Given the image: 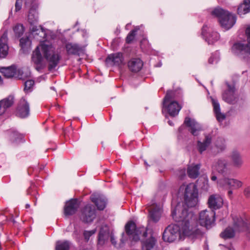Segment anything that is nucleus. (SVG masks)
Here are the masks:
<instances>
[{
    "instance_id": "obj_1",
    "label": "nucleus",
    "mask_w": 250,
    "mask_h": 250,
    "mask_svg": "<svg viewBox=\"0 0 250 250\" xmlns=\"http://www.w3.org/2000/svg\"><path fill=\"white\" fill-rule=\"evenodd\" d=\"M171 216L178 224H171L167 226L163 233L162 238L165 242H173L181 234L192 238H195L198 229L193 226L196 225V216L180 203L171 209Z\"/></svg>"
},
{
    "instance_id": "obj_2",
    "label": "nucleus",
    "mask_w": 250,
    "mask_h": 250,
    "mask_svg": "<svg viewBox=\"0 0 250 250\" xmlns=\"http://www.w3.org/2000/svg\"><path fill=\"white\" fill-rule=\"evenodd\" d=\"M43 57L48 62L49 71L54 69L59 63L61 56L56 53L50 45L42 43L36 47L32 54V61L36 65V69L39 71L43 68Z\"/></svg>"
},
{
    "instance_id": "obj_3",
    "label": "nucleus",
    "mask_w": 250,
    "mask_h": 250,
    "mask_svg": "<svg viewBox=\"0 0 250 250\" xmlns=\"http://www.w3.org/2000/svg\"><path fill=\"white\" fill-rule=\"evenodd\" d=\"M125 229L131 241L138 242L141 236L144 237L141 241L142 250H154L157 239L152 234L147 236V229L145 227H138L133 221L130 220L126 223Z\"/></svg>"
},
{
    "instance_id": "obj_4",
    "label": "nucleus",
    "mask_w": 250,
    "mask_h": 250,
    "mask_svg": "<svg viewBox=\"0 0 250 250\" xmlns=\"http://www.w3.org/2000/svg\"><path fill=\"white\" fill-rule=\"evenodd\" d=\"M211 14L218 18L221 27L225 30L232 28L236 21V17L234 15L219 7L215 8Z\"/></svg>"
},
{
    "instance_id": "obj_5",
    "label": "nucleus",
    "mask_w": 250,
    "mask_h": 250,
    "mask_svg": "<svg viewBox=\"0 0 250 250\" xmlns=\"http://www.w3.org/2000/svg\"><path fill=\"white\" fill-rule=\"evenodd\" d=\"M245 33L248 43L235 42L231 47V51L234 55L244 59L250 55V25L247 27Z\"/></svg>"
},
{
    "instance_id": "obj_6",
    "label": "nucleus",
    "mask_w": 250,
    "mask_h": 250,
    "mask_svg": "<svg viewBox=\"0 0 250 250\" xmlns=\"http://www.w3.org/2000/svg\"><path fill=\"white\" fill-rule=\"evenodd\" d=\"M198 191L196 186L192 183L187 185L184 192V199L187 207H195L198 202Z\"/></svg>"
},
{
    "instance_id": "obj_7",
    "label": "nucleus",
    "mask_w": 250,
    "mask_h": 250,
    "mask_svg": "<svg viewBox=\"0 0 250 250\" xmlns=\"http://www.w3.org/2000/svg\"><path fill=\"white\" fill-rule=\"evenodd\" d=\"M199 223L202 226L209 229L215 225V212L213 210H205L200 212L199 217Z\"/></svg>"
},
{
    "instance_id": "obj_8",
    "label": "nucleus",
    "mask_w": 250,
    "mask_h": 250,
    "mask_svg": "<svg viewBox=\"0 0 250 250\" xmlns=\"http://www.w3.org/2000/svg\"><path fill=\"white\" fill-rule=\"evenodd\" d=\"M96 216L95 207L92 204H87L81 210L80 219L84 223L89 224L93 222Z\"/></svg>"
},
{
    "instance_id": "obj_9",
    "label": "nucleus",
    "mask_w": 250,
    "mask_h": 250,
    "mask_svg": "<svg viewBox=\"0 0 250 250\" xmlns=\"http://www.w3.org/2000/svg\"><path fill=\"white\" fill-rule=\"evenodd\" d=\"M233 228L236 232L246 231L247 236L250 238V222L247 223L242 217L234 216L232 217Z\"/></svg>"
},
{
    "instance_id": "obj_10",
    "label": "nucleus",
    "mask_w": 250,
    "mask_h": 250,
    "mask_svg": "<svg viewBox=\"0 0 250 250\" xmlns=\"http://www.w3.org/2000/svg\"><path fill=\"white\" fill-rule=\"evenodd\" d=\"M16 115L21 119L28 117L30 115V105L27 101L23 97L21 98L17 105Z\"/></svg>"
},
{
    "instance_id": "obj_11",
    "label": "nucleus",
    "mask_w": 250,
    "mask_h": 250,
    "mask_svg": "<svg viewBox=\"0 0 250 250\" xmlns=\"http://www.w3.org/2000/svg\"><path fill=\"white\" fill-rule=\"evenodd\" d=\"M80 207L79 201L77 198H72L65 203L63 208V214L66 218L76 213Z\"/></svg>"
},
{
    "instance_id": "obj_12",
    "label": "nucleus",
    "mask_w": 250,
    "mask_h": 250,
    "mask_svg": "<svg viewBox=\"0 0 250 250\" xmlns=\"http://www.w3.org/2000/svg\"><path fill=\"white\" fill-rule=\"evenodd\" d=\"M213 168L223 176L230 174V169L229 167V162L224 158H219L215 161L212 166Z\"/></svg>"
},
{
    "instance_id": "obj_13",
    "label": "nucleus",
    "mask_w": 250,
    "mask_h": 250,
    "mask_svg": "<svg viewBox=\"0 0 250 250\" xmlns=\"http://www.w3.org/2000/svg\"><path fill=\"white\" fill-rule=\"evenodd\" d=\"M106 63L111 66L121 67L124 64V57L121 52L112 53L105 59Z\"/></svg>"
},
{
    "instance_id": "obj_14",
    "label": "nucleus",
    "mask_w": 250,
    "mask_h": 250,
    "mask_svg": "<svg viewBox=\"0 0 250 250\" xmlns=\"http://www.w3.org/2000/svg\"><path fill=\"white\" fill-rule=\"evenodd\" d=\"M220 186L228 189H237L241 188L243 182L233 178L224 177L220 179L218 182Z\"/></svg>"
},
{
    "instance_id": "obj_15",
    "label": "nucleus",
    "mask_w": 250,
    "mask_h": 250,
    "mask_svg": "<svg viewBox=\"0 0 250 250\" xmlns=\"http://www.w3.org/2000/svg\"><path fill=\"white\" fill-rule=\"evenodd\" d=\"M208 30L209 31V27L206 24H204L202 28L201 35L208 44H212L219 39L220 35L217 32H208Z\"/></svg>"
},
{
    "instance_id": "obj_16",
    "label": "nucleus",
    "mask_w": 250,
    "mask_h": 250,
    "mask_svg": "<svg viewBox=\"0 0 250 250\" xmlns=\"http://www.w3.org/2000/svg\"><path fill=\"white\" fill-rule=\"evenodd\" d=\"M228 89L222 94L223 99L229 104H234L237 102V97L235 94V88L234 85L226 83Z\"/></svg>"
},
{
    "instance_id": "obj_17",
    "label": "nucleus",
    "mask_w": 250,
    "mask_h": 250,
    "mask_svg": "<svg viewBox=\"0 0 250 250\" xmlns=\"http://www.w3.org/2000/svg\"><path fill=\"white\" fill-rule=\"evenodd\" d=\"M165 104L163 103V108L171 117H174L178 114L182 106L176 101H172Z\"/></svg>"
},
{
    "instance_id": "obj_18",
    "label": "nucleus",
    "mask_w": 250,
    "mask_h": 250,
    "mask_svg": "<svg viewBox=\"0 0 250 250\" xmlns=\"http://www.w3.org/2000/svg\"><path fill=\"white\" fill-rule=\"evenodd\" d=\"M208 204L211 210L214 211L220 208L223 206V200L219 195L213 194L209 197Z\"/></svg>"
},
{
    "instance_id": "obj_19",
    "label": "nucleus",
    "mask_w": 250,
    "mask_h": 250,
    "mask_svg": "<svg viewBox=\"0 0 250 250\" xmlns=\"http://www.w3.org/2000/svg\"><path fill=\"white\" fill-rule=\"evenodd\" d=\"M184 124L189 128L188 131L194 136L198 135L199 132L201 130V127L198 123L189 117L185 118Z\"/></svg>"
},
{
    "instance_id": "obj_20",
    "label": "nucleus",
    "mask_w": 250,
    "mask_h": 250,
    "mask_svg": "<svg viewBox=\"0 0 250 250\" xmlns=\"http://www.w3.org/2000/svg\"><path fill=\"white\" fill-rule=\"evenodd\" d=\"M205 138L203 141L200 140L197 142V148L200 154L207 150L211 145L212 141V135L210 133L205 134Z\"/></svg>"
},
{
    "instance_id": "obj_21",
    "label": "nucleus",
    "mask_w": 250,
    "mask_h": 250,
    "mask_svg": "<svg viewBox=\"0 0 250 250\" xmlns=\"http://www.w3.org/2000/svg\"><path fill=\"white\" fill-rule=\"evenodd\" d=\"M8 33L5 31L0 37V58H4L8 53Z\"/></svg>"
},
{
    "instance_id": "obj_22",
    "label": "nucleus",
    "mask_w": 250,
    "mask_h": 250,
    "mask_svg": "<svg viewBox=\"0 0 250 250\" xmlns=\"http://www.w3.org/2000/svg\"><path fill=\"white\" fill-rule=\"evenodd\" d=\"M91 201L97 207L99 210H103L106 206L107 203V198L103 195H92L91 198Z\"/></svg>"
},
{
    "instance_id": "obj_23",
    "label": "nucleus",
    "mask_w": 250,
    "mask_h": 250,
    "mask_svg": "<svg viewBox=\"0 0 250 250\" xmlns=\"http://www.w3.org/2000/svg\"><path fill=\"white\" fill-rule=\"evenodd\" d=\"M143 65V62L140 58H132L127 62L129 70L134 73L139 72L142 69Z\"/></svg>"
},
{
    "instance_id": "obj_24",
    "label": "nucleus",
    "mask_w": 250,
    "mask_h": 250,
    "mask_svg": "<svg viewBox=\"0 0 250 250\" xmlns=\"http://www.w3.org/2000/svg\"><path fill=\"white\" fill-rule=\"evenodd\" d=\"M67 54L79 56L83 51V47L77 43L68 42L65 44Z\"/></svg>"
},
{
    "instance_id": "obj_25",
    "label": "nucleus",
    "mask_w": 250,
    "mask_h": 250,
    "mask_svg": "<svg viewBox=\"0 0 250 250\" xmlns=\"http://www.w3.org/2000/svg\"><path fill=\"white\" fill-rule=\"evenodd\" d=\"M14 103V97L9 95L0 101V116L3 115L7 109L11 107Z\"/></svg>"
},
{
    "instance_id": "obj_26",
    "label": "nucleus",
    "mask_w": 250,
    "mask_h": 250,
    "mask_svg": "<svg viewBox=\"0 0 250 250\" xmlns=\"http://www.w3.org/2000/svg\"><path fill=\"white\" fill-rule=\"evenodd\" d=\"M182 98V94L180 91L178 90H167L163 99V104L175 101V100H180Z\"/></svg>"
},
{
    "instance_id": "obj_27",
    "label": "nucleus",
    "mask_w": 250,
    "mask_h": 250,
    "mask_svg": "<svg viewBox=\"0 0 250 250\" xmlns=\"http://www.w3.org/2000/svg\"><path fill=\"white\" fill-rule=\"evenodd\" d=\"M230 159L234 167L240 168L242 167L244 162L240 153L237 150H233L232 152Z\"/></svg>"
},
{
    "instance_id": "obj_28",
    "label": "nucleus",
    "mask_w": 250,
    "mask_h": 250,
    "mask_svg": "<svg viewBox=\"0 0 250 250\" xmlns=\"http://www.w3.org/2000/svg\"><path fill=\"white\" fill-rule=\"evenodd\" d=\"M0 72L6 78H11L15 76L17 72V68L15 65L7 67H1Z\"/></svg>"
},
{
    "instance_id": "obj_29",
    "label": "nucleus",
    "mask_w": 250,
    "mask_h": 250,
    "mask_svg": "<svg viewBox=\"0 0 250 250\" xmlns=\"http://www.w3.org/2000/svg\"><path fill=\"white\" fill-rule=\"evenodd\" d=\"M109 231L108 229H104L101 228L98 236V245L103 246L108 240Z\"/></svg>"
},
{
    "instance_id": "obj_30",
    "label": "nucleus",
    "mask_w": 250,
    "mask_h": 250,
    "mask_svg": "<svg viewBox=\"0 0 250 250\" xmlns=\"http://www.w3.org/2000/svg\"><path fill=\"white\" fill-rule=\"evenodd\" d=\"M250 12V0H244L237 8V13L239 15L246 14Z\"/></svg>"
},
{
    "instance_id": "obj_31",
    "label": "nucleus",
    "mask_w": 250,
    "mask_h": 250,
    "mask_svg": "<svg viewBox=\"0 0 250 250\" xmlns=\"http://www.w3.org/2000/svg\"><path fill=\"white\" fill-rule=\"evenodd\" d=\"M200 168V164L188 166L187 169L188 176L192 179H196L199 175Z\"/></svg>"
},
{
    "instance_id": "obj_32",
    "label": "nucleus",
    "mask_w": 250,
    "mask_h": 250,
    "mask_svg": "<svg viewBox=\"0 0 250 250\" xmlns=\"http://www.w3.org/2000/svg\"><path fill=\"white\" fill-rule=\"evenodd\" d=\"M28 21L30 24H36L38 23V13L36 7L32 6L29 9Z\"/></svg>"
},
{
    "instance_id": "obj_33",
    "label": "nucleus",
    "mask_w": 250,
    "mask_h": 250,
    "mask_svg": "<svg viewBox=\"0 0 250 250\" xmlns=\"http://www.w3.org/2000/svg\"><path fill=\"white\" fill-rule=\"evenodd\" d=\"M235 232L232 227L229 226L221 232L220 237L224 240L231 239L234 237Z\"/></svg>"
},
{
    "instance_id": "obj_34",
    "label": "nucleus",
    "mask_w": 250,
    "mask_h": 250,
    "mask_svg": "<svg viewBox=\"0 0 250 250\" xmlns=\"http://www.w3.org/2000/svg\"><path fill=\"white\" fill-rule=\"evenodd\" d=\"M31 41L29 37L26 36L21 38L20 40V46L24 52L28 51L30 49Z\"/></svg>"
},
{
    "instance_id": "obj_35",
    "label": "nucleus",
    "mask_w": 250,
    "mask_h": 250,
    "mask_svg": "<svg viewBox=\"0 0 250 250\" xmlns=\"http://www.w3.org/2000/svg\"><path fill=\"white\" fill-rule=\"evenodd\" d=\"M71 242L68 240L58 241L56 243L55 250H70Z\"/></svg>"
},
{
    "instance_id": "obj_36",
    "label": "nucleus",
    "mask_w": 250,
    "mask_h": 250,
    "mask_svg": "<svg viewBox=\"0 0 250 250\" xmlns=\"http://www.w3.org/2000/svg\"><path fill=\"white\" fill-rule=\"evenodd\" d=\"M23 139V135L19 133L16 131L12 132L10 134V140L13 143H19L22 142Z\"/></svg>"
},
{
    "instance_id": "obj_37",
    "label": "nucleus",
    "mask_w": 250,
    "mask_h": 250,
    "mask_svg": "<svg viewBox=\"0 0 250 250\" xmlns=\"http://www.w3.org/2000/svg\"><path fill=\"white\" fill-rule=\"evenodd\" d=\"M149 217L151 221L153 222H158L161 217L160 211L158 209H156L155 208L151 210L149 213Z\"/></svg>"
},
{
    "instance_id": "obj_38",
    "label": "nucleus",
    "mask_w": 250,
    "mask_h": 250,
    "mask_svg": "<svg viewBox=\"0 0 250 250\" xmlns=\"http://www.w3.org/2000/svg\"><path fill=\"white\" fill-rule=\"evenodd\" d=\"M40 27L41 31H40L39 28L36 24H30V30L32 34L35 35H39L40 32H42V36L41 35V37L44 38L46 36L45 31L41 25L40 26Z\"/></svg>"
},
{
    "instance_id": "obj_39",
    "label": "nucleus",
    "mask_w": 250,
    "mask_h": 250,
    "mask_svg": "<svg viewBox=\"0 0 250 250\" xmlns=\"http://www.w3.org/2000/svg\"><path fill=\"white\" fill-rule=\"evenodd\" d=\"M13 30L15 36L17 38L21 37L24 32V27L22 24H17L13 27Z\"/></svg>"
},
{
    "instance_id": "obj_40",
    "label": "nucleus",
    "mask_w": 250,
    "mask_h": 250,
    "mask_svg": "<svg viewBox=\"0 0 250 250\" xmlns=\"http://www.w3.org/2000/svg\"><path fill=\"white\" fill-rule=\"evenodd\" d=\"M139 29V27H136L130 31L125 39V42L126 43L130 44L132 42V41L134 40L137 32Z\"/></svg>"
},
{
    "instance_id": "obj_41",
    "label": "nucleus",
    "mask_w": 250,
    "mask_h": 250,
    "mask_svg": "<svg viewBox=\"0 0 250 250\" xmlns=\"http://www.w3.org/2000/svg\"><path fill=\"white\" fill-rule=\"evenodd\" d=\"M215 146L221 152L224 151L226 149L225 140L222 138H218Z\"/></svg>"
},
{
    "instance_id": "obj_42",
    "label": "nucleus",
    "mask_w": 250,
    "mask_h": 250,
    "mask_svg": "<svg viewBox=\"0 0 250 250\" xmlns=\"http://www.w3.org/2000/svg\"><path fill=\"white\" fill-rule=\"evenodd\" d=\"M34 81L32 80H27L24 83V91L25 93H29L32 91L33 86L34 85Z\"/></svg>"
},
{
    "instance_id": "obj_43",
    "label": "nucleus",
    "mask_w": 250,
    "mask_h": 250,
    "mask_svg": "<svg viewBox=\"0 0 250 250\" xmlns=\"http://www.w3.org/2000/svg\"><path fill=\"white\" fill-rule=\"evenodd\" d=\"M140 47L144 51H147L150 49L151 44L147 39L143 38L140 42Z\"/></svg>"
},
{
    "instance_id": "obj_44",
    "label": "nucleus",
    "mask_w": 250,
    "mask_h": 250,
    "mask_svg": "<svg viewBox=\"0 0 250 250\" xmlns=\"http://www.w3.org/2000/svg\"><path fill=\"white\" fill-rule=\"evenodd\" d=\"M96 232V229H94L91 230H84L83 232V235L84 240L86 242H88L90 239V237L95 234Z\"/></svg>"
},
{
    "instance_id": "obj_45",
    "label": "nucleus",
    "mask_w": 250,
    "mask_h": 250,
    "mask_svg": "<svg viewBox=\"0 0 250 250\" xmlns=\"http://www.w3.org/2000/svg\"><path fill=\"white\" fill-rule=\"evenodd\" d=\"M212 104L213 107V111L214 113H218L221 111L220 104L216 99H211Z\"/></svg>"
},
{
    "instance_id": "obj_46",
    "label": "nucleus",
    "mask_w": 250,
    "mask_h": 250,
    "mask_svg": "<svg viewBox=\"0 0 250 250\" xmlns=\"http://www.w3.org/2000/svg\"><path fill=\"white\" fill-rule=\"evenodd\" d=\"M243 194L246 199H250V185H248L244 188Z\"/></svg>"
},
{
    "instance_id": "obj_47",
    "label": "nucleus",
    "mask_w": 250,
    "mask_h": 250,
    "mask_svg": "<svg viewBox=\"0 0 250 250\" xmlns=\"http://www.w3.org/2000/svg\"><path fill=\"white\" fill-rule=\"evenodd\" d=\"M186 130V127L184 125H182L178 128L179 134L178 135V139L183 138L185 131Z\"/></svg>"
},
{
    "instance_id": "obj_48",
    "label": "nucleus",
    "mask_w": 250,
    "mask_h": 250,
    "mask_svg": "<svg viewBox=\"0 0 250 250\" xmlns=\"http://www.w3.org/2000/svg\"><path fill=\"white\" fill-rule=\"evenodd\" d=\"M216 119L219 122L223 121L225 119V116L222 114L221 111L215 113Z\"/></svg>"
},
{
    "instance_id": "obj_49",
    "label": "nucleus",
    "mask_w": 250,
    "mask_h": 250,
    "mask_svg": "<svg viewBox=\"0 0 250 250\" xmlns=\"http://www.w3.org/2000/svg\"><path fill=\"white\" fill-rule=\"evenodd\" d=\"M22 0H16L15 3V11L18 12L19 11L22 6Z\"/></svg>"
},
{
    "instance_id": "obj_50",
    "label": "nucleus",
    "mask_w": 250,
    "mask_h": 250,
    "mask_svg": "<svg viewBox=\"0 0 250 250\" xmlns=\"http://www.w3.org/2000/svg\"><path fill=\"white\" fill-rule=\"evenodd\" d=\"M110 241L112 244L115 247H116L117 243L115 240V238L113 234H111L110 235Z\"/></svg>"
},
{
    "instance_id": "obj_51",
    "label": "nucleus",
    "mask_w": 250,
    "mask_h": 250,
    "mask_svg": "<svg viewBox=\"0 0 250 250\" xmlns=\"http://www.w3.org/2000/svg\"><path fill=\"white\" fill-rule=\"evenodd\" d=\"M214 57L212 55L208 59V62L209 63V64H213V62H214Z\"/></svg>"
},
{
    "instance_id": "obj_52",
    "label": "nucleus",
    "mask_w": 250,
    "mask_h": 250,
    "mask_svg": "<svg viewBox=\"0 0 250 250\" xmlns=\"http://www.w3.org/2000/svg\"><path fill=\"white\" fill-rule=\"evenodd\" d=\"M18 77L19 79H21L22 78V70H21V69H18Z\"/></svg>"
},
{
    "instance_id": "obj_53",
    "label": "nucleus",
    "mask_w": 250,
    "mask_h": 250,
    "mask_svg": "<svg viewBox=\"0 0 250 250\" xmlns=\"http://www.w3.org/2000/svg\"><path fill=\"white\" fill-rule=\"evenodd\" d=\"M229 189V190L228 192V194L229 197H231L232 195V193H233L232 189Z\"/></svg>"
},
{
    "instance_id": "obj_54",
    "label": "nucleus",
    "mask_w": 250,
    "mask_h": 250,
    "mask_svg": "<svg viewBox=\"0 0 250 250\" xmlns=\"http://www.w3.org/2000/svg\"><path fill=\"white\" fill-rule=\"evenodd\" d=\"M210 179L212 181H215L217 180V178L215 175H213L211 177Z\"/></svg>"
},
{
    "instance_id": "obj_55",
    "label": "nucleus",
    "mask_w": 250,
    "mask_h": 250,
    "mask_svg": "<svg viewBox=\"0 0 250 250\" xmlns=\"http://www.w3.org/2000/svg\"><path fill=\"white\" fill-rule=\"evenodd\" d=\"M168 124L169 125H170V126H173L174 125V124L173 123L170 121V120H169L168 122H167Z\"/></svg>"
},
{
    "instance_id": "obj_56",
    "label": "nucleus",
    "mask_w": 250,
    "mask_h": 250,
    "mask_svg": "<svg viewBox=\"0 0 250 250\" xmlns=\"http://www.w3.org/2000/svg\"><path fill=\"white\" fill-rule=\"evenodd\" d=\"M121 242L122 244H120V246H119V247H120V248H121V247H122L123 244L124 243V241H123V238H122V239H121Z\"/></svg>"
},
{
    "instance_id": "obj_57",
    "label": "nucleus",
    "mask_w": 250,
    "mask_h": 250,
    "mask_svg": "<svg viewBox=\"0 0 250 250\" xmlns=\"http://www.w3.org/2000/svg\"><path fill=\"white\" fill-rule=\"evenodd\" d=\"M29 207H30V205H29V204H27L25 205V208H28Z\"/></svg>"
},
{
    "instance_id": "obj_58",
    "label": "nucleus",
    "mask_w": 250,
    "mask_h": 250,
    "mask_svg": "<svg viewBox=\"0 0 250 250\" xmlns=\"http://www.w3.org/2000/svg\"><path fill=\"white\" fill-rule=\"evenodd\" d=\"M2 79L1 78V77L0 76V82H2Z\"/></svg>"
},
{
    "instance_id": "obj_59",
    "label": "nucleus",
    "mask_w": 250,
    "mask_h": 250,
    "mask_svg": "<svg viewBox=\"0 0 250 250\" xmlns=\"http://www.w3.org/2000/svg\"><path fill=\"white\" fill-rule=\"evenodd\" d=\"M145 164L146 165V166H148V164H147V163L146 162H145Z\"/></svg>"
},
{
    "instance_id": "obj_60",
    "label": "nucleus",
    "mask_w": 250,
    "mask_h": 250,
    "mask_svg": "<svg viewBox=\"0 0 250 250\" xmlns=\"http://www.w3.org/2000/svg\"><path fill=\"white\" fill-rule=\"evenodd\" d=\"M29 189H30V188H29L27 189V190L28 194L29 193Z\"/></svg>"
},
{
    "instance_id": "obj_61",
    "label": "nucleus",
    "mask_w": 250,
    "mask_h": 250,
    "mask_svg": "<svg viewBox=\"0 0 250 250\" xmlns=\"http://www.w3.org/2000/svg\"><path fill=\"white\" fill-rule=\"evenodd\" d=\"M43 167H41L40 168V169H43Z\"/></svg>"
},
{
    "instance_id": "obj_62",
    "label": "nucleus",
    "mask_w": 250,
    "mask_h": 250,
    "mask_svg": "<svg viewBox=\"0 0 250 250\" xmlns=\"http://www.w3.org/2000/svg\"><path fill=\"white\" fill-rule=\"evenodd\" d=\"M182 187L183 186L180 187V189L182 188Z\"/></svg>"
},
{
    "instance_id": "obj_63",
    "label": "nucleus",
    "mask_w": 250,
    "mask_h": 250,
    "mask_svg": "<svg viewBox=\"0 0 250 250\" xmlns=\"http://www.w3.org/2000/svg\"><path fill=\"white\" fill-rule=\"evenodd\" d=\"M124 233L123 232V233H122V235H123V236H124Z\"/></svg>"
}]
</instances>
